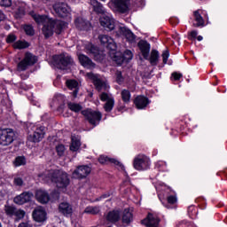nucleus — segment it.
Wrapping results in <instances>:
<instances>
[{"label":"nucleus","mask_w":227,"mask_h":227,"mask_svg":"<svg viewBox=\"0 0 227 227\" xmlns=\"http://www.w3.org/2000/svg\"><path fill=\"white\" fill-rule=\"evenodd\" d=\"M67 27V23L65 21L50 20V22H46L43 27V35L44 38H51L54 32L56 35H61L63 33V29Z\"/></svg>","instance_id":"obj_1"},{"label":"nucleus","mask_w":227,"mask_h":227,"mask_svg":"<svg viewBox=\"0 0 227 227\" xmlns=\"http://www.w3.org/2000/svg\"><path fill=\"white\" fill-rule=\"evenodd\" d=\"M51 182L56 184L59 189H65L70 184L68 174L61 170H54L51 175Z\"/></svg>","instance_id":"obj_2"},{"label":"nucleus","mask_w":227,"mask_h":227,"mask_svg":"<svg viewBox=\"0 0 227 227\" xmlns=\"http://www.w3.org/2000/svg\"><path fill=\"white\" fill-rule=\"evenodd\" d=\"M53 63L56 68H59V70H67L68 67L74 65V59L66 54L55 55L53 56Z\"/></svg>","instance_id":"obj_3"},{"label":"nucleus","mask_w":227,"mask_h":227,"mask_svg":"<svg viewBox=\"0 0 227 227\" xmlns=\"http://www.w3.org/2000/svg\"><path fill=\"white\" fill-rule=\"evenodd\" d=\"M15 141V132L12 129H0V145L8 146Z\"/></svg>","instance_id":"obj_4"},{"label":"nucleus","mask_w":227,"mask_h":227,"mask_svg":"<svg viewBox=\"0 0 227 227\" xmlns=\"http://www.w3.org/2000/svg\"><path fill=\"white\" fill-rule=\"evenodd\" d=\"M82 114L93 127H97V121L102 120V114L100 112L92 111L91 109L82 111Z\"/></svg>","instance_id":"obj_5"},{"label":"nucleus","mask_w":227,"mask_h":227,"mask_svg":"<svg viewBox=\"0 0 227 227\" xmlns=\"http://www.w3.org/2000/svg\"><path fill=\"white\" fill-rule=\"evenodd\" d=\"M36 63V57L31 53H26L25 58L18 64L19 72L27 70L28 67H33Z\"/></svg>","instance_id":"obj_6"},{"label":"nucleus","mask_w":227,"mask_h":227,"mask_svg":"<svg viewBox=\"0 0 227 227\" xmlns=\"http://www.w3.org/2000/svg\"><path fill=\"white\" fill-rule=\"evenodd\" d=\"M85 51L87 54L92 56L96 61H104V59L106 58L104 51H100L98 47L91 43L86 44Z\"/></svg>","instance_id":"obj_7"},{"label":"nucleus","mask_w":227,"mask_h":227,"mask_svg":"<svg viewBox=\"0 0 227 227\" xmlns=\"http://www.w3.org/2000/svg\"><path fill=\"white\" fill-rule=\"evenodd\" d=\"M110 4L115 12L119 13H127L129 12V4H130V0H111Z\"/></svg>","instance_id":"obj_8"},{"label":"nucleus","mask_w":227,"mask_h":227,"mask_svg":"<svg viewBox=\"0 0 227 227\" xmlns=\"http://www.w3.org/2000/svg\"><path fill=\"white\" fill-rule=\"evenodd\" d=\"M53 10L61 19H65V17L70 15V7L65 3H57L53 4Z\"/></svg>","instance_id":"obj_9"},{"label":"nucleus","mask_w":227,"mask_h":227,"mask_svg":"<svg viewBox=\"0 0 227 227\" xmlns=\"http://www.w3.org/2000/svg\"><path fill=\"white\" fill-rule=\"evenodd\" d=\"M133 166L137 171H143V169H147L148 166H150V160L145 156H138L135 158Z\"/></svg>","instance_id":"obj_10"},{"label":"nucleus","mask_w":227,"mask_h":227,"mask_svg":"<svg viewBox=\"0 0 227 227\" xmlns=\"http://www.w3.org/2000/svg\"><path fill=\"white\" fill-rule=\"evenodd\" d=\"M51 198H52V200H59V192L55 190L51 192V196L43 190H37L35 192L36 200H51Z\"/></svg>","instance_id":"obj_11"},{"label":"nucleus","mask_w":227,"mask_h":227,"mask_svg":"<svg viewBox=\"0 0 227 227\" xmlns=\"http://www.w3.org/2000/svg\"><path fill=\"white\" fill-rule=\"evenodd\" d=\"M90 173L91 168L90 167L80 166L73 172V176L74 178L82 180V178H86V176H88V175H90Z\"/></svg>","instance_id":"obj_12"},{"label":"nucleus","mask_w":227,"mask_h":227,"mask_svg":"<svg viewBox=\"0 0 227 227\" xmlns=\"http://www.w3.org/2000/svg\"><path fill=\"white\" fill-rule=\"evenodd\" d=\"M32 215H33L34 221H36V223H43V221L47 220V212L42 207H37L33 211Z\"/></svg>","instance_id":"obj_13"},{"label":"nucleus","mask_w":227,"mask_h":227,"mask_svg":"<svg viewBox=\"0 0 227 227\" xmlns=\"http://www.w3.org/2000/svg\"><path fill=\"white\" fill-rule=\"evenodd\" d=\"M100 24L106 31H113L114 30V27H116V24L114 20L108 17V16H103L100 18Z\"/></svg>","instance_id":"obj_14"},{"label":"nucleus","mask_w":227,"mask_h":227,"mask_svg":"<svg viewBox=\"0 0 227 227\" xmlns=\"http://www.w3.org/2000/svg\"><path fill=\"white\" fill-rule=\"evenodd\" d=\"M87 76L89 77V79L92 80V82L94 86H96V90H98V91H101L102 88H106V82L101 81L100 76L98 74L88 73Z\"/></svg>","instance_id":"obj_15"},{"label":"nucleus","mask_w":227,"mask_h":227,"mask_svg":"<svg viewBox=\"0 0 227 227\" xmlns=\"http://www.w3.org/2000/svg\"><path fill=\"white\" fill-rule=\"evenodd\" d=\"M59 212L63 214L65 217H72V214H74V208L70 203L64 201L59 205Z\"/></svg>","instance_id":"obj_16"},{"label":"nucleus","mask_w":227,"mask_h":227,"mask_svg":"<svg viewBox=\"0 0 227 227\" xmlns=\"http://www.w3.org/2000/svg\"><path fill=\"white\" fill-rule=\"evenodd\" d=\"M137 47L139 48L144 59H148V57L150 56V44L148 42L140 40L137 43Z\"/></svg>","instance_id":"obj_17"},{"label":"nucleus","mask_w":227,"mask_h":227,"mask_svg":"<svg viewBox=\"0 0 227 227\" xmlns=\"http://www.w3.org/2000/svg\"><path fill=\"white\" fill-rule=\"evenodd\" d=\"M44 136L45 131H43V127H41L36 129V130L32 135H29L27 139L32 143H40V141Z\"/></svg>","instance_id":"obj_18"},{"label":"nucleus","mask_w":227,"mask_h":227,"mask_svg":"<svg viewBox=\"0 0 227 227\" xmlns=\"http://www.w3.org/2000/svg\"><path fill=\"white\" fill-rule=\"evenodd\" d=\"M142 223L146 227H159V218L155 215L149 214Z\"/></svg>","instance_id":"obj_19"},{"label":"nucleus","mask_w":227,"mask_h":227,"mask_svg":"<svg viewBox=\"0 0 227 227\" xmlns=\"http://www.w3.org/2000/svg\"><path fill=\"white\" fill-rule=\"evenodd\" d=\"M29 15L32 17V19H34L36 24H43V26L44 24H46V22H51V20L49 17H47V15H40L35 12H30Z\"/></svg>","instance_id":"obj_20"},{"label":"nucleus","mask_w":227,"mask_h":227,"mask_svg":"<svg viewBox=\"0 0 227 227\" xmlns=\"http://www.w3.org/2000/svg\"><path fill=\"white\" fill-rule=\"evenodd\" d=\"M134 104L137 109H145L150 104L148 98L138 96L135 98Z\"/></svg>","instance_id":"obj_21"},{"label":"nucleus","mask_w":227,"mask_h":227,"mask_svg":"<svg viewBox=\"0 0 227 227\" xmlns=\"http://www.w3.org/2000/svg\"><path fill=\"white\" fill-rule=\"evenodd\" d=\"M74 24H75L77 29H79L80 31H88V29H90V27L91 26L88 20H86L82 18H77L74 20Z\"/></svg>","instance_id":"obj_22"},{"label":"nucleus","mask_w":227,"mask_h":227,"mask_svg":"<svg viewBox=\"0 0 227 227\" xmlns=\"http://www.w3.org/2000/svg\"><path fill=\"white\" fill-rule=\"evenodd\" d=\"M78 59L82 65V67H85V68H95V63H93L92 60L90 59V58L84 54H80L78 56Z\"/></svg>","instance_id":"obj_23"},{"label":"nucleus","mask_w":227,"mask_h":227,"mask_svg":"<svg viewBox=\"0 0 227 227\" xmlns=\"http://www.w3.org/2000/svg\"><path fill=\"white\" fill-rule=\"evenodd\" d=\"M110 59L113 60L116 65H122L124 61L123 54L121 51H114L108 53Z\"/></svg>","instance_id":"obj_24"},{"label":"nucleus","mask_w":227,"mask_h":227,"mask_svg":"<svg viewBox=\"0 0 227 227\" xmlns=\"http://www.w3.org/2000/svg\"><path fill=\"white\" fill-rule=\"evenodd\" d=\"M90 4L92 5L93 12H95L98 15H104V13H106L104 5H102V4L97 0H90Z\"/></svg>","instance_id":"obj_25"},{"label":"nucleus","mask_w":227,"mask_h":227,"mask_svg":"<svg viewBox=\"0 0 227 227\" xmlns=\"http://www.w3.org/2000/svg\"><path fill=\"white\" fill-rule=\"evenodd\" d=\"M119 31H120L121 35H123V36H125L127 38V40H129V42L136 40V36L134 35L132 31H130V29L127 28L125 27H120Z\"/></svg>","instance_id":"obj_26"},{"label":"nucleus","mask_w":227,"mask_h":227,"mask_svg":"<svg viewBox=\"0 0 227 227\" xmlns=\"http://www.w3.org/2000/svg\"><path fill=\"white\" fill-rule=\"evenodd\" d=\"M120 210L110 211L106 215V220L109 221V223H116L120 221Z\"/></svg>","instance_id":"obj_27"},{"label":"nucleus","mask_w":227,"mask_h":227,"mask_svg":"<svg viewBox=\"0 0 227 227\" xmlns=\"http://www.w3.org/2000/svg\"><path fill=\"white\" fill-rule=\"evenodd\" d=\"M67 86L69 88V90H74L73 91V97L75 98L77 97V93H79V83L75 80H68L67 82Z\"/></svg>","instance_id":"obj_28"},{"label":"nucleus","mask_w":227,"mask_h":227,"mask_svg":"<svg viewBox=\"0 0 227 227\" xmlns=\"http://www.w3.org/2000/svg\"><path fill=\"white\" fill-rule=\"evenodd\" d=\"M132 219H134L132 215V208L129 207L124 209L122 215V222L126 223V224H129V223H132Z\"/></svg>","instance_id":"obj_29"},{"label":"nucleus","mask_w":227,"mask_h":227,"mask_svg":"<svg viewBox=\"0 0 227 227\" xmlns=\"http://www.w3.org/2000/svg\"><path fill=\"white\" fill-rule=\"evenodd\" d=\"M153 67H157L159 63V51L157 50H152L151 55L147 59Z\"/></svg>","instance_id":"obj_30"},{"label":"nucleus","mask_w":227,"mask_h":227,"mask_svg":"<svg viewBox=\"0 0 227 227\" xmlns=\"http://www.w3.org/2000/svg\"><path fill=\"white\" fill-rule=\"evenodd\" d=\"M177 200H162L161 204L165 208H176L177 205Z\"/></svg>","instance_id":"obj_31"},{"label":"nucleus","mask_w":227,"mask_h":227,"mask_svg":"<svg viewBox=\"0 0 227 227\" xmlns=\"http://www.w3.org/2000/svg\"><path fill=\"white\" fill-rule=\"evenodd\" d=\"M79 148H81V140L77 139L75 137H73L70 145L71 152H77Z\"/></svg>","instance_id":"obj_32"},{"label":"nucleus","mask_w":227,"mask_h":227,"mask_svg":"<svg viewBox=\"0 0 227 227\" xmlns=\"http://www.w3.org/2000/svg\"><path fill=\"white\" fill-rule=\"evenodd\" d=\"M193 15L197 22V27H200V26H205V20H203V17H201V14H200V11H195Z\"/></svg>","instance_id":"obj_33"},{"label":"nucleus","mask_w":227,"mask_h":227,"mask_svg":"<svg viewBox=\"0 0 227 227\" xmlns=\"http://www.w3.org/2000/svg\"><path fill=\"white\" fill-rule=\"evenodd\" d=\"M14 49H27L29 47V43L26 41H17L13 43Z\"/></svg>","instance_id":"obj_34"},{"label":"nucleus","mask_w":227,"mask_h":227,"mask_svg":"<svg viewBox=\"0 0 227 227\" xmlns=\"http://www.w3.org/2000/svg\"><path fill=\"white\" fill-rule=\"evenodd\" d=\"M33 192H24L21 194L15 197V200H31L33 198Z\"/></svg>","instance_id":"obj_35"},{"label":"nucleus","mask_w":227,"mask_h":227,"mask_svg":"<svg viewBox=\"0 0 227 227\" xmlns=\"http://www.w3.org/2000/svg\"><path fill=\"white\" fill-rule=\"evenodd\" d=\"M114 107V99H108L105 106H104V109L106 113H111V111H113V108Z\"/></svg>","instance_id":"obj_36"},{"label":"nucleus","mask_w":227,"mask_h":227,"mask_svg":"<svg viewBox=\"0 0 227 227\" xmlns=\"http://www.w3.org/2000/svg\"><path fill=\"white\" fill-rule=\"evenodd\" d=\"M67 107L68 109H70V111H73L74 113H79V111L82 110V106L75 103H68Z\"/></svg>","instance_id":"obj_37"},{"label":"nucleus","mask_w":227,"mask_h":227,"mask_svg":"<svg viewBox=\"0 0 227 227\" xmlns=\"http://www.w3.org/2000/svg\"><path fill=\"white\" fill-rule=\"evenodd\" d=\"M121 95L123 102H125L126 104H129V102H130V91L129 90H123L121 92Z\"/></svg>","instance_id":"obj_38"},{"label":"nucleus","mask_w":227,"mask_h":227,"mask_svg":"<svg viewBox=\"0 0 227 227\" xmlns=\"http://www.w3.org/2000/svg\"><path fill=\"white\" fill-rule=\"evenodd\" d=\"M109 35H101L98 36V40L100 41V43L104 45L105 47L109 43V41L112 40Z\"/></svg>","instance_id":"obj_39"},{"label":"nucleus","mask_w":227,"mask_h":227,"mask_svg":"<svg viewBox=\"0 0 227 227\" xmlns=\"http://www.w3.org/2000/svg\"><path fill=\"white\" fill-rule=\"evenodd\" d=\"M100 212V207H87L84 210L85 214H98Z\"/></svg>","instance_id":"obj_40"},{"label":"nucleus","mask_w":227,"mask_h":227,"mask_svg":"<svg viewBox=\"0 0 227 227\" xmlns=\"http://www.w3.org/2000/svg\"><path fill=\"white\" fill-rule=\"evenodd\" d=\"M106 47L108 49V51H110L109 52H116L117 46L116 43H114V40L110 39Z\"/></svg>","instance_id":"obj_41"},{"label":"nucleus","mask_w":227,"mask_h":227,"mask_svg":"<svg viewBox=\"0 0 227 227\" xmlns=\"http://www.w3.org/2000/svg\"><path fill=\"white\" fill-rule=\"evenodd\" d=\"M24 15H26V10L24 9V7L23 6L18 7L15 12L16 19H21V17H24Z\"/></svg>","instance_id":"obj_42"},{"label":"nucleus","mask_w":227,"mask_h":227,"mask_svg":"<svg viewBox=\"0 0 227 227\" xmlns=\"http://www.w3.org/2000/svg\"><path fill=\"white\" fill-rule=\"evenodd\" d=\"M23 29H24L26 35H27L28 36L35 35V29L33 28V26H31V25H25Z\"/></svg>","instance_id":"obj_43"},{"label":"nucleus","mask_w":227,"mask_h":227,"mask_svg":"<svg viewBox=\"0 0 227 227\" xmlns=\"http://www.w3.org/2000/svg\"><path fill=\"white\" fill-rule=\"evenodd\" d=\"M16 210L13 206L5 205V214H7V215H15Z\"/></svg>","instance_id":"obj_44"},{"label":"nucleus","mask_w":227,"mask_h":227,"mask_svg":"<svg viewBox=\"0 0 227 227\" xmlns=\"http://www.w3.org/2000/svg\"><path fill=\"white\" fill-rule=\"evenodd\" d=\"M115 80L117 84H121L123 81H125V78H123V75L121 74V71L115 72Z\"/></svg>","instance_id":"obj_45"},{"label":"nucleus","mask_w":227,"mask_h":227,"mask_svg":"<svg viewBox=\"0 0 227 227\" xmlns=\"http://www.w3.org/2000/svg\"><path fill=\"white\" fill-rule=\"evenodd\" d=\"M15 166H24L26 164V158L19 156L15 159Z\"/></svg>","instance_id":"obj_46"},{"label":"nucleus","mask_w":227,"mask_h":227,"mask_svg":"<svg viewBox=\"0 0 227 227\" xmlns=\"http://www.w3.org/2000/svg\"><path fill=\"white\" fill-rule=\"evenodd\" d=\"M188 214L190 217H192V219H194L196 214H198V212L196 211V207H194V206H190L188 207Z\"/></svg>","instance_id":"obj_47"},{"label":"nucleus","mask_w":227,"mask_h":227,"mask_svg":"<svg viewBox=\"0 0 227 227\" xmlns=\"http://www.w3.org/2000/svg\"><path fill=\"white\" fill-rule=\"evenodd\" d=\"M122 54H123L124 61H130V59H132V51H130L129 50H127Z\"/></svg>","instance_id":"obj_48"},{"label":"nucleus","mask_w":227,"mask_h":227,"mask_svg":"<svg viewBox=\"0 0 227 227\" xmlns=\"http://www.w3.org/2000/svg\"><path fill=\"white\" fill-rule=\"evenodd\" d=\"M57 153L61 157L63 153H65V145H59L56 146Z\"/></svg>","instance_id":"obj_49"},{"label":"nucleus","mask_w":227,"mask_h":227,"mask_svg":"<svg viewBox=\"0 0 227 227\" xmlns=\"http://www.w3.org/2000/svg\"><path fill=\"white\" fill-rule=\"evenodd\" d=\"M14 215L17 217V219H22L24 215H26V212H24V210L16 209Z\"/></svg>","instance_id":"obj_50"},{"label":"nucleus","mask_w":227,"mask_h":227,"mask_svg":"<svg viewBox=\"0 0 227 227\" xmlns=\"http://www.w3.org/2000/svg\"><path fill=\"white\" fill-rule=\"evenodd\" d=\"M0 6L10 8L12 6V0H0Z\"/></svg>","instance_id":"obj_51"},{"label":"nucleus","mask_w":227,"mask_h":227,"mask_svg":"<svg viewBox=\"0 0 227 227\" xmlns=\"http://www.w3.org/2000/svg\"><path fill=\"white\" fill-rule=\"evenodd\" d=\"M17 40V36L15 35H9L6 38L7 43H13Z\"/></svg>","instance_id":"obj_52"},{"label":"nucleus","mask_w":227,"mask_h":227,"mask_svg":"<svg viewBox=\"0 0 227 227\" xmlns=\"http://www.w3.org/2000/svg\"><path fill=\"white\" fill-rule=\"evenodd\" d=\"M168 58H169V51H164L162 53V59H163L164 65H166V63H168Z\"/></svg>","instance_id":"obj_53"},{"label":"nucleus","mask_w":227,"mask_h":227,"mask_svg":"<svg viewBox=\"0 0 227 227\" xmlns=\"http://www.w3.org/2000/svg\"><path fill=\"white\" fill-rule=\"evenodd\" d=\"M100 99L103 101V102H107L108 100H111L113 99V98H109V96L107 95V93L106 92H103L101 95H100Z\"/></svg>","instance_id":"obj_54"},{"label":"nucleus","mask_w":227,"mask_h":227,"mask_svg":"<svg viewBox=\"0 0 227 227\" xmlns=\"http://www.w3.org/2000/svg\"><path fill=\"white\" fill-rule=\"evenodd\" d=\"M112 164H115V166H119V168H121V169H123V166L121 165V163L114 159H108Z\"/></svg>","instance_id":"obj_55"},{"label":"nucleus","mask_w":227,"mask_h":227,"mask_svg":"<svg viewBox=\"0 0 227 227\" xmlns=\"http://www.w3.org/2000/svg\"><path fill=\"white\" fill-rule=\"evenodd\" d=\"M172 77H174L175 81H179V79L182 77V74L175 72L172 74Z\"/></svg>","instance_id":"obj_56"},{"label":"nucleus","mask_w":227,"mask_h":227,"mask_svg":"<svg viewBox=\"0 0 227 227\" xmlns=\"http://www.w3.org/2000/svg\"><path fill=\"white\" fill-rule=\"evenodd\" d=\"M14 184L16 185H22V184H24V181H22V178L18 177L14 179Z\"/></svg>","instance_id":"obj_57"},{"label":"nucleus","mask_w":227,"mask_h":227,"mask_svg":"<svg viewBox=\"0 0 227 227\" xmlns=\"http://www.w3.org/2000/svg\"><path fill=\"white\" fill-rule=\"evenodd\" d=\"M101 198H102L103 200H105L106 198H109V200H113V193H111V192H106V193L103 194V195L101 196Z\"/></svg>","instance_id":"obj_58"},{"label":"nucleus","mask_w":227,"mask_h":227,"mask_svg":"<svg viewBox=\"0 0 227 227\" xmlns=\"http://www.w3.org/2000/svg\"><path fill=\"white\" fill-rule=\"evenodd\" d=\"M27 201H29V200H14V203H16V205H24V203H27Z\"/></svg>","instance_id":"obj_59"},{"label":"nucleus","mask_w":227,"mask_h":227,"mask_svg":"<svg viewBox=\"0 0 227 227\" xmlns=\"http://www.w3.org/2000/svg\"><path fill=\"white\" fill-rule=\"evenodd\" d=\"M190 36H191L192 38H196V37L198 36V31L192 30V31L191 32V34H190Z\"/></svg>","instance_id":"obj_60"},{"label":"nucleus","mask_w":227,"mask_h":227,"mask_svg":"<svg viewBox=\"0 0 227 227\" xmlns=\"http://www.w3.org/2000/svg\"><path fill=\"white\" fill-rule=\"evenodd\" d=\"M189 226V223H186L185 222H181L178 223L176 227H187Z\"/></svg>","instance_id":"obj_61"},{"label":"nucleus","mask_w":227,"mask_h":227,"mask_svg":"<svg viewBox=\"0 0 227 227\" xmlns=\"http://www.w3.org/2000/svg\"><path fill=\"white\" fill-rule=\"evenodd\" d=\"M4 19H6V16L3 13V11L0 10V22L4 20Z\"/></svg>","instance_id":"obj_62"},{"label":"nucleus","mask_w":227,"mask_h":227,"mask_svg":"<svg viewBox=\"0 0 227 227\" xmlns=\"http://www.w3.org/2000/svg\"><path fill=\"white\" fill-rule=\"evenodd\" d=\"M19 227H33V226H31V224L27 223H20Z\"/></svg>","instance_id":"obj_63"},{"label":"nucleus","mask_w":227,"mask_h":227,"mask_svg":"<svg viewBox=\"0 0 227 227\" xmlns=\"http://www.w3.org/2000/svg\"><path fill=\"white\" fill-rule=\"evenodd\" d=\"M106 160L104 159V157H99L98 161L100 162V164H104V162H106Z\"/></svg>","instance_id":"obj_64"}]
</instances>
